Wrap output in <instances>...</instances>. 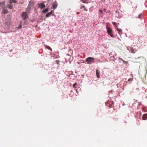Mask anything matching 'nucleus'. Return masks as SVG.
I'll list each match as a JSON object with an SVG mask.
<instances>
[{"label":"nucleus","mask_w":147,"mask_h":147,"mask_svg":"<svg viewBox=\"0 0 147 147\" xmlns=\"http://www.w3.org/2000/svg\"><path fill=\"white\" fill-rule=\"evenodd\" d=\"M143 16V15L142 14H140L138 16V18H141V17Z\"/></svg>","instance_id":"nucleus-21"},{"label":"nucleus","mask_w":147,"mask_h":147,"mask_svg":"<svg viewBox=\"0 0 147 147\" xmlns=\"http://www.w3.org/2000/svg\"><path fill=\"white\" fill-rule=\"evenodd\" d=\"M109 103H112V102H109Z\"/></svg>","instance_id":"nucleus-32"},{"label":"nucleus","mask_w":147,"mask_h":147,"mask_svg":"<svg viewBox=\"0 0 147 147\" xmlns=\"http://www.w3.org/2000/svg\"><path fill=\"white\" fill-rule=\"evenodd\" d=\"M58 62H59V61H57V63H58Z\"/></svg>","instance_id":"nucleus-29"},{"label":"nucleus","mask_w":147,"mask_h":147,"mask_svg":"<svg viewBox=\"0 0 147 147\" xmlns=\"http://www.w3.org/2000/svg\"><path fill=\"white\" fill-rule=\"evenodd\" d=\"M12 3H16V0H11Z\"/></svg>","instance_id":"nucleus-22"},{"label":"nucleus","mask_w":147,"mask_h":147,"mask_svg":"<svg viewBox=\"0 0 147 147\" xmlns=\"http://www.w3.org/2000/svg\"><path fill=\"white\" fill-rule=\"evenodd\" d=\"M132 81V80L131 78H130L128 79V82H129V81Z\"/></svg>","instance_id":"nucleus-23"},{"label":"nucleus","mask_w":147,"mask_h":147,"mask_svg":"<svg viewBox=\"0 0 147 147\" xmlns=\"http://www.w3.org/2000/svg\"><path fill=\"white\" fill-rule=\"evenodd\" d=\"M142 119L143 120H145L147 119V113L143 115L142 117Z\"/></svg>","instance_id":"nucleus-8"},{"label":"nucleus","mask_w":147,"mask_h":147,"mask_svg":"<svg viewBox=\"0 0 147 147\" xmlns=\"http://www.w3.org/2000/svg\"><path fill=\"white\" fill-rule=\"evenodd\" d=\"M48 11V8H46L42 11V12L44 13H46Z\"/></svg>","instance_id":"nucleus-13"},{"label":"nucleus","mask_w":147,"mask_h":147,"mask_svg":"<svg viewBox=\"0 0 147 147\" xmlns=\"http://www.w3.org/2000/svg\"><path fill=\"white\" fill-rule=\"evenodd\" d=\"M5 3V1L3 2H0V7H2V8H3V7H4Z\"/></svg>","instance_id":"nucleus-9"},{"label":"nucleus","mask_w":147,"mask_h":147,"mask_svg":"<svg viewBox=\"0 0 147 147\" xmlns=\"http://www.w3.org/2000/svg\"><path fill=\"white\" fill-rule=\"evenodd\" d=\"M85 7L84 6H83L80 7V9H82V8H84Z\"/></svg>","instance_id":"nucleus-25"},{"label":"nucleus","mask_w":147,"mask_h":147,"mask_svg":"<svg viewBox=\"0 0 147 147\" xmlns=\"http://www.w3.org/2000/svg\"><path fill=\"white\" fill-rule=\"evenodd\" d=\"M77 84V83H75L73 85V87L74 88H76V86Z\"/></svg>","instance_id":"nucleus-20"},{"label":"nucleus","mask_w":147,"mask_h":147,"mask_svg":"<svg viewBox=\"0 0 147 147\" xmlns=\"http://www.w3.org/2000/svg\"><path fill=\"white\" fill-rule=\"evenodd\" d=\"M22 28V26L21 25H20L18 28V29H19V28L21 29Z\"/></svg>","instance_id":"nucleus-24"},{"label":"nucleus","mask_w":147,"mask_h":147,"mask_svg":"<svg viewBox=\"0 0 147 147\" xmlns=\"http://www.w3.org/2000/svg\"><path fill=\"white\" fill-rule=\"evenodd\" d=\"M116 29L118 31L119 34H120V33H121L122 32V30L121 29L118 28L117 27L116 28Z\"/></svg>","instance_id":"nucleus-12"},{"label":"nucleus","mask_w":147,"mask_h":147,"mask_svg":"<svg viewBox=\"0 0 147 147\" xmlns=\"http://www.w3.org/2000/svg\"><path fill=\"white\" fill-rule=\"evenodd\" d=\"M52 5L53 9H56L57 8V7L58 5V3L57 1H54L52 3Z\"/></svg>","instance_id":"nucleus-4"},{"label":"nucleus","mask_w":147,"mask_h":147,"mask_svg":"<svg viewBox=\"0 0 147 147\" xmlns=\"http://www.w3.org/2000/svg\"><path fill=\"white\" fill-rule=\"evenodd\" d=\"M53 11L52 10L51 11L47 13L46 15V17H49L52 13L53 12Z\"/></svg>","instance_id":"nucleus-10"},{"label":"nucleus","mask_w":147,"mask_h":147,"mask_svg":"<svg viewBox=\"0 0 147 147\" xmlns=\"http://www.w3.org/2000/svg\"><path fill=\"white\" fill-rule=\"evenodd\" d=\"M112 24H113V25L115 27V28L117 27L116 23L115 22H113Z\"/></svg>","instance_id":"nucleus-16"},{"label":"nucleus","mask_w":147,"mask_h":147,"mask_svg":"<svg viewBox=\"0 0 147 147\" xmlns=\"http://www.w3.org/2000/svg\"><path fill=\"white\" fill-rule=\"evenodd\" d=\"M77 14H78L79 13V12H77Z\"/></svg>","instance_id":"nucleus-31"},{"label":"nucleus","mask_w":147,"mask_h":147,"mask_svg":"<svg viewBox=\"0 0 147 147\" xmlns=\"http://www.w3.org/2000/svg\"><path fill=\"white\" fill-rule=\"evenodd\" d=\"M5 8H7L6 7H3L2 8V13L4 14H6L8 13V10L5 9Z\"/></svg>","instance_id":"nucleus-5"},{"label":"nucleus","mask_w":147,"mask_h":147,"mask_svg":"<svg viewBox=\"0 0 147 147\" xmlns=\"http://www.w3.org/2000/svg\"><path fill=\"white\" fill-rule=\"evenodd\" d=\"M119 59L122 60L125 63L127 64L128 63V61H124L123 60H122V59L120 58H119Z\"/></svg>","instance_id":"nucleus-19"},{"label":"nucleus","mask_w":147,"mask_h":147,"mask_svg":"<svg viewBox=\"0 0 147 147\" xmlns=\"http://www.w3.org/2000/svg\"><path fill=\"white\" fill-rule=\"evenodd\" d=\"M146 108L145 107H142V111H144V112H145L146 111Z\"/></svg>","instance_id":"nucleus-18"},{"label":"nucleus","mask_w":147,"mask_h":147,"mask_svg":"<svg viewBox=\"0 0 147 147\" xmlns=\"http://www.w3.org/2000/svg\"><path fill=\"white\" fill-rule=\"evenodd\" d=\"M22 17L23 19L25 20L28 17V15L27 12H23L22 13Z\"/></svg>","instance_id":"nucleus-2"},{"label":"nucleus","mask_w":147,"mask_h":147,"mask_svg":"<svg viewBox=\"0 0 147 147\" xmlns=\"http://www.w3.org/2000/svg\"><path fill=\"white\" fill-rule=\"evenodd\" d=\"M84 10L85 11H87V9H86V8H85L84 9Z\"/></svg>","instance_id":"nucleus-28"},{"label":"nucleus","mask_w":147,"mask_h":147,"mask_svg":"<svg viewBox=\"0 0 147 147\" xmlns=\"http://www.w3.org/2000/svg\"><path fill=\"white\" fill-rule=\"evenodd\" d=\"M46 47L47 49H48L49 50L51 51H52V49L51 48L49 47V46H45Z\"/></svg>","instance_id":"nucleus-17"},{"label":"nucleus","mask_w":147,"mask_h":147,"mask_svg":"<svg viewBox=\"0 0 147 147\" xmlns=\"http://www.w3.org/2000/svg\"><path fill=\"white\" fill-rule=\"evenodd\" d=\"M7 7L8 8L10 9H12L13 8V6L12 5L10 4H8L7 5Z\"/></svg>","instance_id":"nucleus-15"},{"label":"nucleus","mask_w":147,"mask_h":147,"mask_svg":"<svg viewBox=\"0 0 147 147\" xmlns=\"http://www.w3.org/2000/svg\"><path fill=\"white\" fill-rule=\"evenodd\" d=\"M9 3L10 4H11L12 3L11 0H10L9 1Z\"/></svg>","instance_id":"nucleus-26"},{"label":"nucleus","mask_w":147,"mask_h":147,"mask_svg":"<svg viewBox=\"0 0 147 147\" xmlns=\"http://www.w3.org/2000/svg\"><path fill=\"white\" fill-rule=\"evenodd\" d=\"M99 12H100L101 13H102V10H99Z\"/></svg>","instance_id":"nucleus-27"},{"label":"nucleus","mask_w":147,"mask_h":147,"mask_svg":"<svg viewBox=\"0 0 147 147\" xmlns=\"http://www.w3.org/2000/svg\"><path fill=\"white\" fill-rule=\"evenodd\" d=\"M107 31L108 34L111 37H114L112 33V30L110 28H107Z\"/></svg>","instance_id":"nucleus-3"},{"label":"nucleus","mask_w":147,"mask_h":147,"mask_svg":"<svg viewBox=\"0 0 147 147\" xmlns=\"http://www.w3.org/2000/svg\"><path fill=\"white\" fill-rule=\"evenodd\" d=\"M96 74L97 76V78H99L100 77V71L98 70V69H96Z\"/></svg>","instance_id":"nucleus-7"},{"label":"nucleus","mask_w":147,"mask_h":147,"mask_svg":"<svg viewBox=\"0 0 147 147\" xmlns=\"http://www.w3.org/2000/svg\"><path fill=\"white\" fill-rule=\"evenodd\" d=\"M129 51L131 53H135V51L132 48H131L130 49Z\"/></svg>","instance_id":"nucleus-11"},{"label":"nucleus","mask_w":147,"mask_h":147,"mask_svg":"<svg viewBox=\"0 0 147 147\" xmlns=\"http://www.w3.org/2000/svg\"><path fill=\"white\" fill-rule=\"evenodd\" d=\"M40 8L41 9H42L45 8L46 7L45 5L43 3H41L38 4Z\"/></svg>","instance_id":"nucleus-6"},{"label":"nucleus","mask_w":147,"mask_h":147,"mask_svg":"<svg viewBox=\"0 0 147 147\" xmlns=\"http://www.w3.org/2000/svg\"><path fill=\"white\" fill-rule=\"evenodd\" d=\"M81 1L83 3H88V0H81Z\"/></svg>","instance_id":"nucleus-14"},{"label":"nucleus","mask_w":147,"mask_h":147,"mask_svg":"<svg viewBox=\"0 0 147 147\" xmlns=\"http://www.w3.org/2000/svg\"><path fill=\"white\" fill-rule=\"evenodd\" d=\"M108 104V103H106V105H107V106H108V105H107V104Z\"/></svg>","instance_id":"nucleus-30"},{"label":"nucleus","mask_w":147,"mask_h":147,"mask_svg":"<svg viewBox=\"0 0 147 147\" xmlns=\"http://www.w3.org/2000/svg\"><path fill=\"white\" fill-rule=\"evenodd\" d=\"M86 61L88 64H89L94 62V59L93 57H89L86 59Z\"/></svg>","instance_id":"nucleus-1"}]
</instances>
